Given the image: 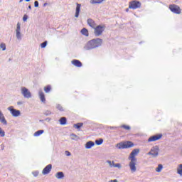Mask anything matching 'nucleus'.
Segmentation results:
<instances>
[{"mask_svg":"<svg viewBox=\"0 0 182 182\" xmlns=\"http://www.w3.org/2000/svg\"><path fill=\"white\" fill-rule=\"evenodd\" d=\"M103 43V40L101 38L92 39L88 41L84 46L85 50H90L92 49H96V48H99V46H102Z\"/></svg>","mask_w":182,"mask_h":182,"instance_id":"f257e3e1","label":"nucleus"},{"mask_svg":"<svg viewBox=\"0 0 182 182\" xmlns=\"http://www.w3.org/2000/svg\"><path fill=\"white\" fill-rule=\"evenodd\" d=\"M159 151H160V148H159V146H154L146 154L147 156H151V157L153 159H156V157L159 156Z\"/></svg>","mask_w":182,"mask_h":182,"instance_id":"f03ea898","label":"nucleus"},{"mask_svg":"<svg viewBox=\"0 0 182 182\" xmlns=\"http://www.w3.org/2000/svg\"><path fill=\"white\" fill-rule=\"evenodd\" d=\"M137 160L129 159V167L132 173L137 171Z\"/></svg>","mask_w":182,"mask_h":182,"instance_id":"7ed1b4c3","label":"nucleus"},{"mask_svg":"<svg viewBox=\"0 0 182 182\" xmlns=\"http://www.w3.org/2000/svg\"><path fill=\"white\" fill-rule=\"evenodd\" d=\"M105 26H97L94 28V33L95 35V36H100V35H102V33H103V31L105 29Z\"/></svg>","mask_w":182,"mask_h":182,"instance_id":"20e7f679","label":"nucleus"},{"mask_svg":"<svg viewBox=\"0 0 182 182\" xmlns=\"http://www.w3.org/2000/svg\"><path fill=\"white\" fill-rule=\"evenodd\" d=\"M21 95H23V97H25L26 99H31V97H32V93H31V91H29L28 88L22 87L21 88Z\"/></svg>","mask_w":182,"mask_h":182,"instance_id":"39448f33","label":"nucleus"},{"mask_svg":"<svg viewBox=\"0 0 182 182\" xmlns=\"http://www.w3.org/2000/svg\"><path fill=\"white\" fill-rule=\"evenodd\" d=\"M141 6V3L139 1H132L129 3V9H137Z\"/></svg>","mask_w":182,"mask_h":182,"instance_id":"423d86ee","label":"nucleus"},{"mask_svg":"<svg viewBox=\"0 0 182 182\" xmlns=\"http://www.w3.org/2000/svg\"><path fill=\"white\" fill-rule=\"evenodd\" d=\"M16 37L18 41H22V33H21V23L18 22L15 30Z\"/></svg>","mask_w":182,"mask_h":182,"instance_id":"0eeeda50","label":"nucleus"},{"mask_svg":"<svg viewBox=\"0 0 182 182\" xmlns=\"http://www.w3.org/2000/svg\"><path fill=\"white\" fill-rule=\"evenodd\" d=\"M169 9L171 11V12H173V14H177L178 15L181 14V9H180V6L176 4L170 5Z\"/></svg>","mask_w":182,"mask_h":182,"instance_id":"6e6552de","label":"nucleus"},{"mask_svg":"<svg viewBox=\"0 0 182 182\" xmlns=\"http://www.w3.org/2000/svg\"><path fill=\"white\" fill-rule=\"evenodd\" d=\"M140 153L139 149H134L131 154H129L128 157V160H137V158H136V156Z\"/></svg>","mask_w":182,"mask_h":182,"instance_id":"1a4fd4ad","label":"nucleus"},{"mask_svg":"<svg viewBox=\"0 0 182 182\" xmlns=\"http://www.w3.org/2000/svg\"><path fill=\"white\" fill-rule=\"evenodd\" d=\"M7 109L9 110L10 113L14 117H18V116H21V111L14 109V107L12 106L9 107Z\"/></svg>","mask_w":182,"mask_h":182,"instance_id":"9d476101","label":"nucleus"},{"mask_svg":"<svg viewBox=\"0 0 182 182\" xmlns=\"http://www.w3.org/2000/svg\"><path fill=\"white\" fill-rule=\"evenodd\" d=\"M51 170H52V164H48L43 168L42 171V174L43 175L49 174Z\"/></svg>","mask_w":182,"mask_h":182,"instance_id":"9b49d317","label":"nucleus"},{"mask_svg":"<svg viewBox=\"0 0 182 182\" xmlns=\"http://www.w3.org/2000/svg\"><path fill=\"white\" fill-rule=\"evenodd\" d=\"M38 95L42 103H46V98H45V93L42 92V89L38 90Z\"/></svg>","mask_w":182,"mask_h":182,"instance_id":"f8f14e48","label":"nucleus"},{"mask_svg":"<svg viewBox=\"0 0 182 182\" xmlns=\"http://www.w3.org/2000/svg\"><path fill=\"white\" fill-rule=\"evenodd\" d=\"M163 137V135L161 134H158V135H154L149 138L148 141H156V140H160V138Z\"/></svg>","mask_w":182,"mask_h":182,"instance_id":"ddd939ff","label":"nucleus"},{"mask_svg":"<svg viewBox=\"0 0 182 182\" xmlns=\"http://www.w3.org/2000/svg\"><path fill=\"white\" fill-rule=\"evenodd\" d=\"M81 6H82V5L80 4L77 3V6L75 9V18H79V14L80 13V7Z\"/></svg>","mask_w":182,"mask_h":182,"instance_id":"4468645a","label":"nucleus"},{"mask_svg":"<svg viewBox=\"0 0 182 182\" xmlns=\"http://www.w3.org/2000/svg\"><path fill=\"white\" fill-rule=\"evenodd\" d=\"M134 146V144H133V142L130 141L124 142V147L125 149H130V147H133Z\"/></svg>","mask_w":182,"mask_h":182,"instance_id":"2eb2a0df","label":"nucleus"},{"mask_svg":"<svg viewBox=\"0 0 182 182\" xmlns=\"http://www.w3.org/2000/svg\"><path fill=\"white\" fill-rule=\"evenodd\" d=\"M55 177L58 178V180H62L63 178H65V173H63V172H57Z\"/></svg>","mask_w":182,"mask_h":182,"instance_id":"dca6fc26","label":"nucleus"},{"mask_svg":"<svg viewBox=\"0 0 182 182\" xmlns=\"http://www.w3.org/2000/svg\"><path fill=\"white\" fill-rule=\"evenodd\" d=\"M71 63L77 68H82V62H80L79 60H73Z\"/></svg>","mask_w":182,"mask_h":182,"instance_id":"f3484780","label":"nucleus"},{"mask_svg":"<svg viewBox=\"0 0 182 182\" xmlns=\"http://www.w3.org/2000/svg\"><path fill=\"white\" fill-rule=\"evenodd\" d=\"M87 23L89 25V26H90L91 28H96V23H95V21H93V19L92 18H89L87 19Z\"/></svg>","mask_w":182,"mask_h":182,"instance_id":"a211bd4d","label":"nucleus"},{"mask_svg":"<svg viewBox=\"0 0 182 182\" xmlns=\"http://www.w3.org/2000/svg\"><path fill=\"white\" fill-rule=\"evenodd\" d=\"M93 146H95V142L92 141H87L86 144H85V149H92L93 147Z\"/></svg>","mask_w":182,"mask_h":182,"instance_id":"6ab92c4d","label":"nucleus"},{"mask_svg":"<svg viewBox=\"0 0 182 182\" xmlns=\"http://www.w3.org/2000/svg\"><path fill=\"white\" fill-rule=\"evenodd\" d=\"M176 171H177V173L179 174L181 177H182V164L178 165L176 168Z\"/></svg>","mask_w":182,"mask_h":182,"instance_id":"aec40b11","label":"nucleus"},{"mask_svg":"<svg viewBox=\"0 0 182 182\" xmlns=\"http://www.w3.org/2000/svg\"><path fill=\"white\" fill-rule=\"evenodd\" d=\"M103 1H105V0H90V4H91L92 5H95L96 4H102Z\"/></svg>","mask_w":182,"mask_h":182,"instance_id":"412c9836","label":"nucleus"},{"mask_svg":"<svg viewBox=\"0 0 182 182\" xmlns=\"http://www.w3.org/2000/svg\"><path fill=\"white\" fill-rule=\"evenodd\" d=\"M81 33L84 35V36H89V31L85 28L81 30Z\"/></svg>","mask_w":182,"mask_h":182,"instance_id":"4be33fe9","label":"nucleus"},{"mask_svg":"<svg viewBox=\"0 0 182 182\" xmlns=\"http://www.w3.org/2000/svg\"><path fill=\"white\" fill-rule=\"evenodd\" d=\"M70 137L72 140H75L76 141H77V140H80V138L75 134H72Z\"/></svg>","mask_w":182,"mask_h":182,"instance_id":"5701e85b","label":"nucleus"},{"mask_svg":"<svg viewBox=\"0 0 182 182\" xmlns=\"http://www.w3.org/2000/svg\"><path fill=\"white\" fill-rule=\"evenodd\" d=\"M59 122H60V124H61V125H65V124H66V122H67L66 117H61V118L60 119Z\"/></svg>","mask_w":182,"mask_h":182,"instance_id":"b1692460","label":"nucleus"},{"mask_svg":"<svg viewBox=\"0 0 182 182\" xmlns=\"http://www.w3.org/2000/svg\"><path fill=\"white\" fill-rule=\"evenodd\" d=\"M161 170H163V165L162 164H159L158 167L156 168V169H155L156 173H161Z\"/></svg>","mask_w":182,"mask_h":182,"instance_id":"393cba45","label":"nucleus"},{"mask_svg":"<svg viewBox=\"0 0 182 182\" xmlns=\"http://www.w3.org/2000/svg\"><path fill=\"white\" fill-rule=\"evenodd\" d=\"M52 89V87H50V85H47L46 87H44V92L46 93H49V92H50Z\"/></svg>","mask_w":182,"mask_h":182,"instance_id":"a878e982","label":"nucleus"},{"mask_svg":"<svg viewBox=\"0 0 182 182\" xmlns=\"http://www.w3.org/2000/svg\"><path fill=\"white\" fill-rule=\"evenodd\" d=\"M0 122H1V123H2V124H4L5 126H6V124H8V122H6L5 117H1V118H0Z\"/></svg>","mask_w":182,"mask_h":182,"instance_id":"bb28decb","label":"nucleus"},{"mask_svg":"<svg viewBox=\"0 0 182 182\" xmlns=\"http://www.w3.org/2000/svg\"><path fill=\"white\" fill-rule=\"evenodd\" d=\"M43 130H38L34 133V136L38 137V136H41V134H43Z\"/></svg>","mask_w":182,"mask_h":182,"instance_id":"cd10ccee","label":"nucleus"},{"mask_svg":"<svg viewBox=\"0 0 182 182\" xmlns=\"http://www.w3.org/2000/svg\"><path fill=\"white\" fill-rule=\"evenodd\" d=\"M82 126H83V123H77V124H75L73 127H75V129H80Z\"/></svg>","mask_w":182,"mask_h":182,"instance_id":"c85d7f7f","label":"nucleus"},{"mask_svg":"<svg viewBox=\"0 0 182 182\" xmlns=\"http://www.w3.org/2000/svg\"><path fill=\"white\" fill-rule=\"evenodd\" d=\"M95 144H97V146H100V144H103V139H100L98 140H96Z\"/></svg>","mask_w":182,"mask_h":182,"instance_id":"c756f323","label":"nucleus"},{"mask_svg":"<svg viewBox=\"0 0 182 182\" xmlns=\"http://www.w3.org/2000/svg\"><path fill=\"white\" fill-rule=\"evenodd\" d=\"M117 147L118 149H125L124 148V143H119L117 144Z\"/></svg>","mask_w":182,"mask_h":182,"instance_id":"7c9ffc66","label":"nucleus"},{"mask_svg":"<svg viewBox=\"0 0 182 182\" xmlns=\"http://www.w3.org/2000/svg\"><path fill=\"white\" fill-rule=\"evenodd\" d=\"M0 137H5V131L0 127Z\"/></svg>","mask_w":182,"mask_h":182,"instance_id":"2f4dec72","label":"nucleus"},{"mask_svg":"<svg viewBox=\"0 0 182 182\" xmlns=\"http://www.w3.org/2000/svg\"><path fill=\"white\" fill-rule=\"evenodd\" d=\"M113 167H115L117 168H122V164H113Z\"/></svg>","mask_w":182,"mask_h":182,"instance_id":"473e14b6","label":"nucleus"},{"mask_svg":"<svg viewBox=\"0 0 182 182\" xmlns=\"http://www.w3.org/2000/svg\"><path fill=\"white\" fill-rule=\"evenodd\" d=\"M0 49H2V50H5L6 49V46L5 45V43H1L0 45Z\"/></svg>","mask_w":182,"mask_h":182,"instance_id":"72a5a7b5","label":"nucleus"},{"mask_svg":"<svg viewBox=\"0 0 182 182\" xmlns=\"http://www.w3.org/2000/svg\"><path fill=\"white\" fill-rule=\"evenodd\" d=\"M47 45H48V41H44L43 43H42L41 44V46L42 48H46Z\"/></svg>","mask_w":182,"mask_h":182,"instance_id":"f704fd0d","label":"nucleus"},{"mask_svg":"<svg viewBox=\"0 0 182 182\" xmlns=\"http://www.w3.org/2000/svg\"><path fill=\"white\" fill-rule=\"evenodd\" d=\"M56 109H58V110H60V112H63V107H62L60 106V105H56Z\"/></svg>","mask_w":182,"mask_h":182,"instance_id":"c9c22d12","label":"nucleus"},{"mask_svg":"<svg viewBox=\"0 0 182 182\" xmlns=\"http://www.w3.org/2000/svg\"><path fill=\"white\" fill-rule=\"evenodd\" d=\"M107 163L109 164V167H113V164H114V161H107Z\"/></svg>","mask_w":182,"mask_h":182,"instance_id":"e433bc0d","label":"nucleus"},{"mask_svg":"<svg viewBox=\"0 0 182 182\" xmlns=\"http://www.w3.org/2000/svg\"><path fill=\"white\" fill-rule=\"evenodd\" d=\"M121 127H123L125 130H130V127L127 125H122Z\"/></svg>","mask_w":182,"mask_h":182,"instance_id":"4c0bfd02","label":"nucleus"},{"mask_svg":"<svg viewBox=\"0 0 182 182\" xmlns=\"http://www.w3.org/2000/svg\"><path fill=\"white\" fill-rule=\"evenodd\" d=\"M44 114L46 116H49V115L52 114V112L49 110H47V111L45 112Z\"/></svg>","mask_w":182,"mask_h":182,"instance_id":"58836bf2","label":"nucleus"},{"mask_svg":"<svg viewBox=\"0 0 182 182\" xmlns=\"http://www.w3.org/2000/svg\"><path fill=\"white\" fill-rule=\"evenodd\" d=\"M32 174L34 177H38L39 172L38 171H33L32 172Z\"/></svg>","mask_w":182,"mask_h":182,"instance_id":"ea45409f","label":"nucleus"},{"mask_svg":"<svg viewBox=\"0 0 182 182\" xmlns=\"http://www.w3.org/2000/svg\"><path fill=\"white\" fill-rule=\"evenodd\" d=\"M23 22H26V21H28V16L26 14L23 16Z\"/></svg>","mask_w":182,"mask_h":182,"instance_id":"a19ab883","label":"nucleus"},{"mask_svg":"<svg viewBox=\"0 0 182 182\" xmlns=\"http://www.w3.org/2000/svg\"><path fill=\"white\" fill-rule=\"evenodd\" d=\"M34 6L35 8H38L39 6V2L38 1L34 2Z\"/></svg>","mask_w":182,"mask_h":182,"instance_id":"79ce46f5","label":"nucleus"},{"mask_svg":"<svg viewBox=\"0 0 182 182\" xmlns=\"http://www.w3.org/2000/svg\"><path fill=\"white\" fill-rule=\"evenodd\" d=\"M65 155L69 156L71 155V154L68 151H65Z\"/></svg>","mask_w":182,"mask_h":182,"instance_id":"37998d69","label":"nucleus"},{"mask_svg":"<svg viewBox=\"0 0 182 182\" xmlns=\"http://www.w3.org/2000/svg\"><path fill=\"white\" fill-rule=\"evenodd\" d=\"M4 114L2 113V111L0 109V118L4 117Z\"/></svg>","mask_w":182,"mask_h":182,"instance_id":"c03bdc74","label":"nucleus"},{"mask_svg":"<svg viewBox=\"0 0 182 182\" xmlns=\"http://www.w3.org/2000/svg\"><path fill=\"white\" fill-rule=\"evenodd\" d=\"M109 129H110L111 130H113L114 129H117V127H109Z\"/></svg>","mask_w":182,"mask_h":182,"instance_id":"a18cd8bd","label":"nucleus"},{"mask_svg":"<svg viewBox=\"0 0 182 182\" xmlns=\"http://www.w3.org/2000/svg\"><path fill=\"white\" fill-rule=\"evenodd\" d=\"M28 9H32V6L31 5L28 6Z\"/></svg>","mask_w":182,"mask_h":182,"instance_id":"49530a36","label":"nucleus"},{"mask_svg":"<svg viewBox=\"0 0 182 182\" xmlns=\"http://www.w3.org/2000/svg\"><path fill=\"white\" fill-rule=\"evenodd\" d=\"M48 5V3H44L43 6H46Z\"/></svg>","mask_w":182,"mask_h":182,"instance_id":"de8ad7c7","label":"nucleus"},{"mask_svg":"<svg viewBox=\"0 0 182 182\" xmlns=\"http://www.w3.org/2000/svg\"><path fill=\"white\" fill-rule=\"evenodd\" d=\"M113 182H119V181H117V179H114L113 180Z\"/></svg>","mask_w":182,"mask_h":182,"instance_id":"09e8293b","label":"nucleus"},{"mask_svg":"<svg viewBox=\"0 0 182 182\" xmlns=\"http://www.w3.org/2000/svg\"><path fill=\"white\" fill-rule=\"evenodd\" d=\"M126 12H129V9H126Z\"/></svg>","mask_w":182,"mask_h":182,"instance_id":"8fccbe9b","label":"nucleus"},{"mask_svg":"<svg viewBox=\"0 0 182 182\" xmlns=\"http://www.w3.org/2000/svg\"><path fill=\"white\" fill-rule=\"evenodd\" d=\"M19 2H20V3H21V2H23V0H20Z\"/></svg>","mask_w":182,"mask_h":182,"instance_id":"3c124183","label":"nucleus"},{"mask_svg":"<svg viewBox=\"0 0 182 182\" xmlns=\"http://www.w3.org/2000/svg\"><path fill=\"white\" fill-rule=\"evenodd\" d=\"M29 1H31V0H26V2H29Z\"/></svg>","mask_w":182,"mask_h":182,"instance_id":"603ef678","label":"nucleus"},{"mask_svg":"<svg viewBox=\"0 0 182 182\" xmlns=\"http://www.w3.org/2000/svg\"><path fill=\"white\" fill-rule=\"evenodd\" d=\"M109 182H113V180L109 181Z\"/></svg>","mask_w":182,"mask_h":182,"instance_id":"864d4df0","label":"nucleus"}]
</instances>
